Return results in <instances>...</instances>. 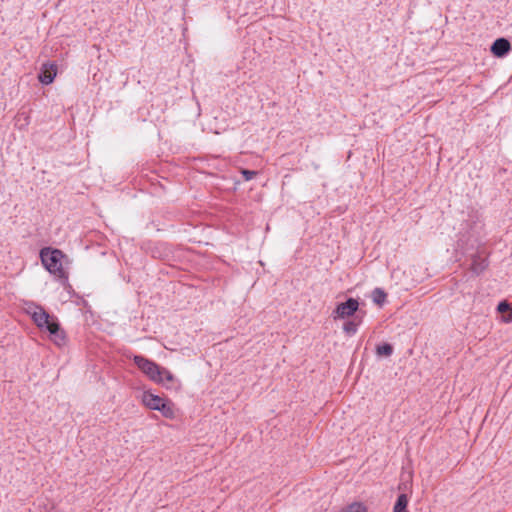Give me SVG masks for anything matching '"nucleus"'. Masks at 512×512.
<instances>
[{"label":"nucleus","mask_w":512,"mask_h":512,"mask_svg":"<svg viewBox=\"0 0 512 512\" xmlns=\"http://www.w3.org/2000/svg\"><path fill=\"white\" fill-rule=\"evenodd\" d=\"M357 329H358V323L355 322L354 320H349V321L345 322L343 325V331L349 336L356 334Z\"/></svg>","instance_id":"nucleus-14"},{"label":"nucleus","mask_w":512,"mask_h":512,"mask_svg":"<svg viewBox=\"0 0 512 512\" xmlns=\"http://www.w3.org/2000/svg\"><path fill=\"white\" fill-rule=\"evenodd\" d=\"M135 365L152 381L156 382L160 379V369L159 366L154 361L141 356L136 355L133 358Z\"/></svg>","instance_id":"nucleus-3"},{"label":"nucleus","mask_w":512,"mask_h":512,"mask_svg":"<svg viewBox=\"0 0 512 512\" xmlns=\"http://www.w3.org/2000/svg\"><path fill=\"white\" fill-rule=\"evenodd\" d=\"M376 353L379 356L389 357L393 353V346L389 343H383L376 347Z\"/></svg>","instance_id":"nucleus-13"},{"label":"nucleus","mask_w":512,"mask_h":512,"mask_svg":"<svg viewBox=\"0 0 512 512\" xmlns=\"http://www.w3.org/2000/svg\"><path fill=\"white\" fill-rule=\"evenodd\" d=\"M63 256V253L58 249L43 248L40 252L44 267L58 278L67 280V273L62 267Z\"/></svg>","instance_id":"nucleus-2"},{"label":"nucleus","mask_w":512,"mask_h":512,"mask_svg":"<svg viewBox=\"0 0 512 512\" xmlns=\"http://www.w3.org/2000/svg\"><path fill=\"white\" fill-rule=\"evenodd\" d=\"M165 398H162L158 395L152 394L150 392H144L143 394V404L151 410H157L163 402Z\"/></svg>","instance_id":"nucleus-7"},{"label":"nucleus","mask_w":512,"mask_h":512,"mask_svg":"<svg viewBox=\"0 0 512 512\" xmlns=\"http://www.w3.org/2000/svg\"><path fill=\"white\" fill-rule=\"evenodd\" d=\"M157 411L161 412V414L166 418H174L175 417V409L174 404L171 400L165 398L161 405L157 409Z\"/></svg>","instance_id":"nucleus-8"},{"label":"nucleus","mask_w":512,"mask_h":512,"mask_svg":"<svg viewBox=\"0 0 512 512\" xmlns=\"http://www.w3.org/2000/svg\"><path fill=\"white\" fill-rule=\"evenodd\" d=\"M387 294L386 292L381 288H375L372 291V300L375 304L382 306L384 302L386 301Z\"/></svg>","instance_id":"nucleus-11"},{"label":"nucleus","mask_w":512,"mask_h":512,"mask_svg":"<svg viewBox=\"0 0 512 512\" xmlns=\"http://www.w3.org/2000/svg\"><path fill=\"white\" fill-rule=\"evenodd\" d=\"M359 308V302L354 298H348L345 302L339 303L333 311V318L344 319L353 316Z\"/></svg>","instance_id":"nucleus-4"},{"label":"nucleus","mask_w":512,"mask_h":512,"mask_svg":"<svg viewBox=\"0 0 512 512\" xmlns=\"http://www.w3.org/2000/svg\"><path fill=\"white\" fill-rule=\"evenodd\" d=\"M512 307L510 306V304L507 302V301H501L498 306H497V310L498 312L504 314L506 312H509V310L511 309Z\"/></svg>","instance_id":"nucleus-17"},{"label":"nucleus","mask_w":512,"mask_h":512,"mask_svg":"<svg viewBox=\"0 0 512 512\" xmlns=\"http://www.w3.org/2000/svg\"><path fill=\"white\" fill-rule=\"evenodd\" d=\"M56 74L57 65L53 62H46L40 68L38 79L42 84L49 85L54 81Z\"/></svg>","instance_id":"nucleus-5"},{"label":"nucleus","mask_w":512,"mask_h":512,"mask_svg":"<svg viewBox=\"0 0 512 512\" xmlns=\"http://www.w3.org/2000/svg\"><path fill=\"white\" fill-rule=\"evenodd\" d=\"M408 502H409V499L406 494L402 493V494L398 495L397 500L393 507V512H409L407 510Z\"/></svg>","instance_id":"nucleus-10"},{"label":"nucleus","mask_w":512,"mask_h":512,"mask_svg":"<svg viewBox=\"0 0 512 512\" xmlns=\"http://www.w3.org/2000/svg\"><path fill=\"white\" fill-rule=\"evenodd\" d=\"M504 320L507 322L512 321V308L509 310V312H507V315H504Z\"/></svg>","instance_id":"nucleus-18"},{"label":"nucleus","mask_w":512,"mask_h":512,"mask_svg":"<svg viewBox=\"0 0 512 512\" xmlns=\"http://www.w3.org/2000/svg\"><path fill=\"white\" fill-rule=\"evenodd\" d=\"M25 311L40 330L49 332V338L54 344L59 347L65 344L66 335L56 317L34 302L27 303Z\"/></svg>","instance_id":"nucleus-1"},{"label":"nucleus","mask_w":512,"mask_h":512,"mask_svg":"<svg viewBox=\"0 0 512 512\" xmlns=\"http://www.w3.org/2000/svg\"><path fill=\"white\" fill-rule=\"evenodd\" d=\"M165 381L173 382L174 381V375L169 370L161 367V369H160V379H159V381H156V383H160V384L165 385Z\"/></svg>","instance_id":"nucleus-15"},{"label":"nucleus","mask_w":512,"mask_h":512,"mask_svg":"<svg viewBox=\"0 0 512 512\" xmlns=\"http://www.w3.org/2000/svg\"><path fill=\"white\" fill-rule=\"evenodd\" d=\"M339 512H367V507L361 502H353Z\"/></svg>","instance_id":"nucleus-12"},{"label":"nucleus","mask_w":512,"mask_h":512,"mask_svg":"<svg viewBox=\"0 0 512 512\" xmlns=\"http://www.w3.org/2000/svg\"><path fill=\"white\" fill-rule=\"evenodd\" d=\"M28 119L29 117L28 116H25V121L28 123Z\"/></svg>","instance_id":"nucleus-19"},{"label":"nucleus","mask_w":512,"mask_h":512,"mask_svg":"<svg viewBox=\"0 0 512 512\" xmlns=\"http://www.w3.org/2000/svg\"><path fill=\"white\" fill-rule=\"evenodd\" d=\"M490 50L494 56L504 57L511 50V44L508 39L501 37L492 43Z\"/></svg>","instance_id":"nucleus-6"},{"label":"nucleus","mask_w":512,"mask_h":512,"mask_svg":"<svg viewBox=\"0 0 512 512\" xmlns=\"http://www.w3.org/2000/svg\"><path fill=\"white\" fill-rule=\"evenodd\" d=\"M241 174L245 181H250L257 175V171L242 169Z\"/></svg>","instance_id":"nucleus-16"},{"label":"nucleus","mask_w":512,"mask_h":512,"mask_svg":"<svg viewBox=\"0 0 512 512\" xmlns=\"http://www.w3.org/2000/svg\"><path fill=\"white\" fill-rule=\"evenodd\" d=\"M488 266L487 260L485 258H481L480 256H474L471 263V270L479 275L481 272L485 270Z\"/></svg>","instance_id":"nucleus-9"}]
</instances>
